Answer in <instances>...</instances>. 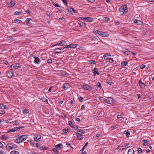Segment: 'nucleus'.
Returning <instances> with one entry per match:
<instances>
[{
  "mask_svg": "<svg viewBox=\"0 0 154 154\" xmlns=\"http://www.w3.org/2000/svg\"><path fill=\"white\" fill-rule=\"evenodd\" d=\"M63 147V145L61 143H59L56 145L55 147L52 149L54 152V154H59L58 150L61 149Z\"/></svg>",
  "mask_w": 154,
  "mask_h": 154,
  "instance_id": "nucleus-1",
  "label": "nucleus"
},
{
  "mask_svg": "<svg viewBox=\"0 0 154 154\" xmlns=\"http://www.w3.org/2000/svg\"><path fill=\"white\" fill-rule=\"evenodd\" d=\"M85 133L84 131L82 129H78L76 132V135L79 140H81L83 138L82 134Z\"/></svg>",
  "mask_w": 154,
  "mask_h": 154,
  "instance_id": "nucleus-2",
  "label": "nucleus"
},
{
  "mask_svg": "<svg viewBox=\"0 0 154 154\" xmlns=\"http://www.w3.org/2000/svg\"><path fill=\"white\" fill-rule=\"evenodd\" d=\"M119 10L121 12L127 13L128 11L127 8L125 5H124L119 8Z\"/></svg>",
  "mask_w": 154,
  "mask_h": 154,
  "instance_id": "nucleus-3",
  "label": "nucleus"
},
{
  "mask_svg": "<svg viewBox=\"0 0 154 154\" xmlns=\"http://www.w3.org/2000/svg\"><path fill=\"white\" fill-rule=\"evenodd\" d=\"M114 100L111 97H107L106 99L105 102L109 104H112L114 103Z\"/></svg>",
  "mask_w": 154,
  "mask_h": 154,
  "instance_id": "nucleus-4",
  "label": "nucleus"
},
{
  "mask_svg": "<svg viewBox=\"0 0 154 154\" xmlns=\"http://www.w3.org/2000/svg\"><path fill=\"white\" fill-rule=\"evenodd\" d=\"M15 145L11 143H9L6 146V148L8 149H11L15 148Z\"/></svg>",
  "mask_w": 154,
  "mask_h": 154,
  "instance_id": "nucleus-5",
  "label": "nucleus"
},
{
  "mask_svg": "<svg viewBox=\"0 0 154 154\" xmlns=\"http://www.w3.org/2000/svg\"><path fill=\"white\" fill-rule=\"evenodd\" d=\"M19 67V64L18 63L13 64L11 66V69H14L15 70L18 69Z\"/></svg>",
  "mask_w": 154,
  "mask_h": 154,
  "instance_id": "nucleus-6",
  "label": "nucleus"
},
{
  "mask_svg": "<svg viewBox=\"0 0 154 154\" xmlns=\"http://www.w3.org/2000/svg\"><path fill=\"white\" fill-rule=\"evenodd\" d=\"M27 135H25L20 136V143L25 141L27 138Z\"/></svg>",
  "mask_w": 154,
  "mask_h": 154,
  "instance_id": "nucleus-7",
  "label": "nucleus"
},
{
  "mask_svg": "<svg viewBox=\"0 0 154 154\" xmlns=\"http://www.w3.org/2000/svg\"><path fill=\"white\" fill-rule=\"evenodd\" d=\"M99 35L102 37H108L109 36V34L107 32L100 31Z\"/></svg>",
  "mask_w": 154,
  "mask_h": 154,
  "instance_id": "nucleus-8",
  "label": "nucleus"
},
{
  "mask_svg": "<svg viewBox=\"0 0 154 154\" xmlns=\"http://www.w3.org/2000/svg\"><path fill=\"white\" fill-rule=\"evenodd\" d=\"M77 45L76 44H71L67 45L66 47H65L63 48L65 49V48H74L76 47Z\"/></svg>",
  "mask_w": 154,
  "mask_h": 154,
  "instance_id": "nucleus-9",
  "label": "nucleus"
},
{
  "mask_svg": "<svg viewBox=\"0 0 154 154\" xmlns=\"http://www.w3.org/2000/svg\"><path fill=\"white\" fill-rule=\"evenodd\" d=\"M15 4V3L14 1H12L8 2L7 5L9 7H12L14 6Z\"/></svg>",
  "mask_w": 154,
  "mask_h": 154,
  "instance_id": "nucleus-10",
  "label": "nucleus"
},
{
  "mask_svg": "<svg viewBox=\"0 0 154 154\" xmlns=\"http://www.w3.org/2000/svg\"><path fill=\"white\" fill-rule=\"evenodd\" d=\"M82 88L88 90H91L92 89V88L88 85H82Z\"/></svg>",
  "mask_w": 154,
  "mask_h": 154,
  "instance_id": "nucleus-11",
  "label": "nucleus"
},
{
  "mask_svg": "<svg viewBox=\"0 0 154 154\" xmlns=\"http://www.w3.org/2000/svg\"><path fill=\"white\" fill-rule=\"evenodd\" d=\"M70 87V85L68 83L64 84L63 86V88L65 90H67L69 89Z\"/></svg>",
  "mask_w": 154,
  "mask_h": 154,
  "instance_id": "nucleus-12",
  "label": "nucleus"
},
{
  "mask_svg": "<svg viewBox=\"0 0 154 154\" xmlns=\"http://www.w3.org/2000/svg\"><path fill=\"white\" fill-rule=\"evenodd\" d=\"M41 136L40 135H35L34 138L36 141H39L41 139Z\"/></svg>",
  "mask_w": 154,
  "mask_h": 154,
  "instance_id": "nucleus-13",
  "label": "nucleus"
},
{
  "mask_svg": "<svg viewBox=\"0 0 154 154\" xmlns=\"http://www.w3.org/2000/svg\"><path fill=\"white\" fill-rule=\"evenodd\" d=\"M7 76L9 78H11L13 75V72L11 71H7Z\"/></svg>",
  "mask_w": 154,
  "mask_h": 154,
  "instance_id": "nucleus-14",
  "label": "nucleus"
},
{
  "mask_svg": "<svg viewBox=\"0 0 154 154\" xmlns=\"http://www.w3.org/2000/svg\"><path fill=\"white\" fill-rule=\"evenodd\" d=\"M19 129V127H15L8 131L7 133L13 132Z\"/></svg>",
  "mask_w": 154,
  "mask_h": 154,
  "instance_id": "nucleus-15",
  "label": "nucleus"
},
{
  "mask_svg": "<svg viewBox=\"0 0 154 154\" xmlns=\"http://www.w3.org/2000/svg\"><path fill=\"white\" fill-rule=\"evenodd\" d=\"M54 52L57 53H60L62 52V49L60 48H56L54 49Z\"/></svg>",
  "mask_w": 154,
  "mask_h": 154,
  "instance_id": "nucleus-16",
  "label": "nucleus"
},
{
  "mask_svg": "<svg viewBox=\"0 0 154 154\" xmlns=\"http://www.w3.org/2000/svg\"><path fill=\"white\" fill-rule=\"evenodd\" d=\"M140 86L141 88H144L145 87V85L142 82L141 80H140L139 81Z\"/></svg>",
  "mask_w": 154,
  "mask_h": 154,
  "instance_id": "nucleus-17",
  "label": "nucleus"
},
{
  "mask_svg": "<svg viewBox=\"0 0 154 154\" xmlns=\"http://www.w3.org/2000/svg\"><path fill=\"white\" fill-rule=\"evenodd\" d=\"M134 22L136 23L137 24L139 25H141L142 24V22L141 21L136 19H134Z\"/></svg>",
  "mask_w": 154,
  "mask_h": 154,
  "instance_id": "nucleus-18",
  "label": "nucleus"
},
{
  "mask_svg": "<svg viewBox=\"0 0 154 154\" xmlns=\"http://www.w3.org/2000/svg\"><path fill=\"white\" fill-rule=\"evenodd\" d=\"M100 74L98 70L96 69V68H94V75L95 76L96 75H98Z\"/></svg>",
  "mask_w": 154,
  "mask_h": 154,
  "instance_id": "nucleus-19",
  "label": "nucleus"
},
{
  "mask_svg": "<svg viewBox=\"0 0 154 154\" xmlns=\"http://www.w3.org/2000/svg\"><path fill=\"white\" fill-rule=\"evenodd\" d=\"M86 21L88 22H91L94 21V19L91 17H87L86 18Z\"/></svg>",
  "mask_w": 154,
  "mask_h": 154,
  "instance_id": "nucleus-20",
  "label": "nucleus"
},
{
  "mask_svg": "<svg viewBox=\"0 0 154 154\" xmlns=\"http://www.w3.org/2000/svg\"><path fill=\"white\" fill-rule=\"evenodd\" d=\"M124 52V54L125 56H128L129 55L130 53H131V52L129 51L128 50H126V51H123Z\"/></svg>",
  "mask_w": 154,
  "mask_h": 154,
  "instance_id": "nucleus-21",
  "label": "nucleus"
},
{
  "mask_svg": "<svg viewBox=\"0 0 154 154\" xmlns=\"http://www.w3.org/2000/svg\"><path fill=\"white\" fill-rule=\"evenodd\" d=\"M124 134H125L127 137H128L130 135V131H125L124 132Z\"/></svg>",
  "mask_w": 154,
  "mask_h": 154,
  "instance_id": "nucleus-22",
  "label": "nucleus"
},
{
  "mask_svg": "<svg viewBox=\"0 0 154 154\" xmlns=\"http://www.w3.org/2000/svg\"><path fill=\"white\" fill-rule=\"evenodd\" d=\"M134 151L133 149H129L128 152V154H134Z\"/></svg>",
  "mask_w": 154,
  "mask_h": 154,
  "instance_id": "nucleus-23",
  "label": "nucleus"
},
{
  "mask_svg": "<svg viewBox=\"0 0 154 154\" xmlns=\"http://www.w3.org/2000/svg\"><path fill=\"white\" fill-rule=\"evenodd\" d=\"M7 106L6 105L3 104H0V108L2 109H6Z\"/></svg>",
  "mask_w": 154,
  "mask_h": 154,
  "instance_id": "nucleus-24",
  "label": "nucleus"
},
{
  "mask_svg": "<svg viewBox=\"0 0 154 154\" xmlns=\"http://www.w3.org/2000/svg\"><path fill=\"white\" fill-rule=\"evenodd\" d=\"M68 10L71 12L76 13L75 10L72 8H68Z\"/></svg>",
  "mask_w": 154,
  "mask_h": 154,
  "instance_id": "nucleus-25",
  "label": "nucleus"
},
{
  "mask_svg": "<svg viewBox=\"0 0 154 154\" xmlns=\"http://www.w3.org/2000/svg\"><path fill=\"white\" fill-rule=\"evenodd\" d=\"M99 99L102 103H104L106 102L105 99L104 98L102 97H100L99 98Z\"/></svg>",
  "mask_w": 154,
  "mask_h": 154,
  "instance_id": "nucleus-26",
  "label": "nucleus"
},
{
  "mask_svg": "<svg viewBox=\"0 0 154 154\" xmlns=\"http://www.w3.org/2000/svg\"><path fill=\"white\" fill-rule=\"evenodd\" d=\"M127 63V62L124 61L121 63V65L123 67H124L126 66Z\"/></svg>",
  "mask_w": 154,
  "mask_h": 154,
  "instance_id": "nucleus-27",
  "label": "nucleus"
},
{
  "mask_svg": "<svg viewBox=\"0 0 154 154\" xmlns=\"http://www.w3.org/2000/svg\"><path fill=\"white\" fill-rule=\"evenodd\" d=\"M143 143L144 145L146 146L149 143L147 140H144L143 141Z\"/></svg>",
  "mask_w": 154,
  "mask_h": 154,
  "instance_id": "nucleus-28",
  "label": "nucleus"
},
{
  "mask_svg": "<svg viewBox=\"0 0 154 154\" xmlns=\"http://www.w3.org/2000/svg\"><path fill=\"white\" fill-rule=\"evenodd\" d=\"M101 31H99L96 29H94L93 30V32L94 33H97L98 35H99V33H100Z\"/></svg>",
  "mask_w": 154,
  "mask_h": 154,
  "instance_id": "nucleus-29",
  "label": "nucleus"
},
{
  "mask_svg": "<svg viewBox=\"0 0 154 154\" xmlns=\"http://www.w3.org/2000/svg\"><path fill=\"white\" fill-rule=\"evenodd\" d=\"M41 100L44 102H48V100L44 97H42L41 98Z\"/></svg>",
  "mask_w": 154,
  "mask_h": 154,
  "instance_id": "nucleus-30",
  "label": "nucleus"
},
{
  "mask_svg": "<svg viewBox=\"0 0 154 154\" xmlns=\"http://www.w3.org/2000/svg\"><path fill=\"white\" fill-rule=\"evenodd\" d=\"M61 74L62 75L65 76H66L68 75V74L64 71L61 72Z\"/></svg>",
  "mask_w": 154,
  "mask_h": 154,
  "instance_id": "nucleus-31",
  "label": "nucleus"
},
{
  "mask_svg": "<svg viewBox=\"0 0 154 154\" xmlns=\"http://www.w3.org/2000/svg\"><path fill=\"white\" fill-rule=\"evenodd\" d=\"M60 45H64L66 43V42L64 41V40H62L61 41H60Z\"/></svg>",
  "mask_w": 154,
  "mask_h": 154,
  "instance_id": "nucleus-32",
  "label": "nucleus"
},
{
  "mask_svg": "<svg viewBox=\"0 0 154 154\" xmlns=\"http://www.w3.org/2000/svg\"><path fill=\"white\" fill-rule=\"evenodd\" d=\"M40 149L41 150H46L47 149V148L45 146H42L40 147Z\"/></svg>",
  "mask_w": 154,
  "mask_h": 154,
  "instance_id": "nucleus-33",
  "label": "nucleus"
},
{
  "mask_svg": "<svg viewBox=\"0 0 154 154\" xmlns=\"http://www.w3.org/2000/svg\"><path fill=\"white\" fill-rule=\"evenodd\" d=\"M11 154H19V153L17 151H12L11 152Z\"/></svg>",
  "mask_w": 154,
  "mask_h": 154,
  "instance_id": "nucleus-34",
  "label": "nucleus"
},
{
  "mask_svg": "<svg viewBox=\"0 0 154 154\" xmlns=\"http://www.w3.org/2000/svg\"><path fill=\"white\" fill-rule=\"evenodd\" d=\"M111 55L108 53H105L103 55V57L104 59L106 57L109 56H111Z\"/></svg>",
  "mask_w": 154,
  "mask_h": 154,
  "instance_id": "nucleus-35",
  "label": "nucleus"
},
{
  "mask_svg": "<svg viewBox=\"0 0 154 154\" xmlns=\"http://www.w3.org/2000/svg\"><path fill=\"white\" fill-rule=\"evenodd\" d=\"M95 63L96 62L94 60H91L89 61V63L90 64H95Z\"/></svg>",
  "mask_w": 154,
  "mask_h": 154,
  "instance_id": "nucleus-36",
  "label": "nucleus"
},
{
  "mask_svg": "<svg viewBox=\"0 0 154 154\" xmlns=\"http://www.w3.org/2000/svg\"><path fill=\"white\" fill-rule=\"evenodd\" d=\"M68 131V129L65 128L63 129V134H66Z\"/></svg>",
  "mask_w": 154,
  "mask_h": 154,
  "instance_id": "nucleus-37",
  "label": "nucleus"
},
{
  "mask_svg": "<svg viewBox=\"0 0 154 154\" xmlns=\"http://www.w3.org/2000/svg\"><path fill=\"white\" fill-rule=\"evenodd\" d=\"M40 60L38 57H36L35 58L34 61L36 63H38L39 61Z\"/></svg>",
  "mask_w": 154,
  "mask_h": 154,
  "instance_id": "nucleus-38",
  "label": "nucleus"
},
{
  "mask_svg": "<svg viewBox=\"0 0 154 154\" xmlns=\"http://www.w3.org/2000/svg\"><path fill=\"white\" fill-rule=\"evenodd\" d=\"M23 111L24 113L26 114H27L29 113V111L27 109L23 110Z\"/></svg>",
  "mask_w": 154,
  "mask_h": 154,
  "instance_id": "nucleus-39",
  "label": "nucleus"
},
{
  "mask_svg": "<svg viewBox=\"0 0 154 154\" xmlns=\"http://www.w3.org/2000/svg\"><path fill=\"white\" fill-rule=\"evenodd\" d=\"M72 128L74 129L75 130H77L78 129V128L77 126L76 125H72Z\"/></svg>",
  "mask_w": 154,
  "mask_h": 154,
  "instance_id": "nucleus-40",
  "label": "nucleus"
},
{
  "mask_svg": "<svg viewBox=\"0 0 154 154\" xmlns=\"http://www.w3.org/2000/svg\"><path fill=\"white\" fill-rule=\"evenodd\" d=\"M137 152L139 153H141L142 152V150L140 148H139L137 149Z\"/></svg>",
  "mask_w": 154,
  "mask_h": 154,
  "instance_id": "nucleus-41",
  "label": "nucleus"
},
{
  "mask_svg": "<svg viewBox=\"0 0 154 154\" xmlns=\"http://www.w3.org/2000/svg\"><path fill=\"white\" fill-rule=\"evenodd\" d=\"M96 86L98 88L99 87L100 88H102L101 85L100 83L99 82H98L97 83V84L96 85Z\"/></svg>",
  "mask_w": 154,
  "mask_h": 154,
  "instance_id": "nucleus-42",
  "label": "nucleus"
},
{
  "mask_svg": "<svg viewBox=\"0 0 154 154\" xmlns=\"http://www.w3.org/2000/svg\"><path fill=\"white\" fill-rule=\"evenodd\" d=\"M11 119H9L6 120L5 122L7 123H11L12 122H11Z\"/></svg>",
  "mask_w": 154,
  "mask_h": 154,
  "instance_id": "nucleus-43",
  "label": "nucleus"
},
{
  "mask_svg": "<svg viewBox=\"0 0 154 154\" xmlns=\"http://www.w3.org/2000/svg\"><path fill=\"white\" fill-rule=\"evenodd\" d=\"M13 22L15 23H19V20L18 19L17 20H15L13 21Z\"/></svg>",
  "mask_w": 154,
  "mask_h": 154,
  "instance_id": "nucleus-44",
  "label": "nucleus"
},
{
  "mask_svg": "<svg viewBox=\"0 0 154 154\" xmlns=\"http://www.w3.org/2000/svg\"><path fill=\"white\" fill-rule=\"evenodd\" d=\"M129 145V144L128 143H126L124 144V146L125 148H126L128 147Z\"/></svg>",
  "mask_w": 154,
  "mask_h": 154,
  "instance_id": "nucleus-45",
  "label": "nucleus"
},
{
  "mask_svg": "<svg viewBox=\"0 0 154 154\" xmlns=\"http://www.w3.org/2000/svg\"><path fill=\"white\" fill-rule=\"evenodd\" d=\"M47 62L49 63H51L52 60L51 59H48L47 60Z\"/></svg>",
  "mask_w": 154,
  "mask_h": 154,
  "instance_id": "nucleus-46",
  "label": "nucleus"
},
{
  "mask_svg": "<svg viewBox=\"0 0 154 154\" xmlns=\"http://www.w3.org/2000/svg\"><path fill=\"white\" fill-rule=\"evenodd\" d=\"M53 4L55 7H56L59 8L60 7V5L58 4H55L54 3H53Z\"/></svg>",
  "mask_w": 154,
  "mask_h": 154,
  "instance_id": "nucleus-47",
  "label": "nucleus"
},
{
  "mask_svg": "<svg viewBox=\"0 0 154 154\" xmlns=\"http://www.w3.org/2000/svg\"><path fill=\"white\" fill-rule=\"evenodd\" d=\"M31 20V19L30 18H26V21L27 22V24L29 23V22Z\"/></svg>",
  "mask_w": 154,
  "mask_h": 154,
  "instance_id": "nucleus-48",
  "label": "nucleus"
},
{
  "mask_svg": "<svg viewBox=\"0 0 154 154\" xmlns=\"http://www.w3.org/2000/svg\"><path fill=\"white\" fill-rule=\"evenodd\" d=\"M62 1L65 5H66L67 4V1L66 0H62Z\"/></svg>",
  "mask_w": 154,
  "mask_h": 154,
  "instance_id": "nucleus-49",
  "label": "nucleus"
},
{
  "mask_svg": "<svg viewBox=\"0 0 154 154\" xmlns=\"http://www.w3.org/2000/svg\"><path fill=\"white\" fill-rule=\"evenodd\" d=\"M107 59V60H109V62L110 63H112L113 62V59L112 58H107V59Z\"/></svg>",
  "mask_w": 154,
  "mask_h": 154,
  "instance_id": "nucleus-50",
  "label": "nucleus"
},
{
  "mask_svg": "<svg viewBox=\"0 0 154 154\" xmlns=\"http://www.w3.org/2000/svg\"><path fill=\"white\" fill-rule=\"evenodd\" d=\"M69 125H70L71 126V127H72V125H74L72 122L71 121L69 122Z\"/></svg>",
  "mask_w": 154,
  "mask_h": 154,
  "instance_id": "nucleus-51",
  "label": "nucleus"
},
{
  "mask_svg": "<svg viewBox=\"0 0 154 154\" xmlns=\"http://www.w3.org/2000/svg\"><path fill=\"white\" fill-rule=\"evenodd\" d=\"M15 141L16 143H19V137H18Z\"/></svg>",
  "mask_w": 154,
  "mask_h": 154,
  "instance_id": "nucleus-52",
  "label": "nucleus"
},
{
  "mask_svg": "<svg viewBox=\"0 0 154 154\" xmlns=\"http://www.w3.org/2000/svg\"><path fill=\"white\" fill-rule=\"evenodd\" d=\"M145 67V66L144 65L142 64L140 65V68L141 69H143Z\"/></svg>",
  "mask_w": 154,
  "mask_h": 154,
  "instance_id": "nucleus-53",
  "label": "nucleus"
},
{
  "mask_svg": "<svg viewBox=\"0 0 154 154\" xmlns=\"http://www.w3.org/2000/svg\"><path fill=\"white\" fill-rule=\"evenodd\" d=\"M3 62L4 63H5L6 65H8L9 64L8 63V62H7V61L6 60H3Z\"/></svg>",
  "mask_w": 154,
  "mask_h": 154,
  "instance_id": "nucleus-54",
  "label": "nucleus"
},
{
  "mask_svg": "<svg viewBox=\"0 0 154 154\" xmlns=\"http://www.w3.org/2000/svg\"><path fill=\"white\" fill-rule=\"evenodd\" d=\"M13 123V124L14 125H18V123L14 121L12 122Z\"/></svg>",
  "mask_w": 154,
  "mask_h": 154,
  "instance_id": "nucleus-55",
  "label": "nucleus"
},
{
  "mask_svg": "<svg viewBox=\"0 0 154 154\" xmlns=\"http://www.w3.org/2000/svg\"><path fill=\"white\" fill-rule=\"evenodd\" d=\"M122 117V115H118L117 116V117L118 119H120Z\"/></svg>",
  "mask_w": 154,
  "mask_h": 154,
  "instance_id": "nucleus-56",
  "label": "nucleus"
},
{
  "mask_svg": "<svg viewBox=\"0 0 154 154\" xmlns=\"http://www.w3.org/2000/svg\"><path fill=\"white\" fill-rule=\"evenodd\" d=\"M83 98L82 97H80L79 98V100L80 102H82L83 101Z\"/></svg>",
  "mask_w": 154,
  "mask_h": 154,
  "instance_id": "nucleus-57",
  "label": "nucleus"
},
{
  "mask_svg": "<svg viewBox=\"0 0 154 154\" xmlns=\"http://www.w3.org/2000/svg\"><path fill=\"white\" fill-rule=\"evenodd\" d=\"M5 113V112L4 111H0V114H4Z\"/></svg>",
  "mask_w": 154,
  "mask_h": 154,
  "instance_id": "nucleus-58",
  "label": "nucleus"
},
{
  "mask_svg": "<svg viewBox=\"0 0 154 154\" xmlns=\"http://www.w3.org/2000/svg\"><path fill=\"white\" fill-rule=\"evenodd\" d=\"M116 128V126H112L111 127L110 129L111 130H113Z\"/></svg>",
  "mask_w": 154,
  "mask_h": 154,
  "instance_id": "nucleus-59",
  "label": "nucleus"
},
{
  "mask_svg": "<svg viewBox=\"0 0 154 154\" xmlns=\"http://www.w3.org/2000/svg\"><path fill=\"white\" fill-rule=\"evenodd\" d=\"M60 43H57L56 44H55V45H54L53 46V47H54V46H60Z\"/></svg>",
  "mask_w": 154,
  "mask_h": 154,
  "instance_id": "nucleus-60",
  "label": "nucleus"
},
{
  "mask_svg": "<svg viewBox=\"0 0 154 154\" xmlns=\"http://www.w3.org/2000/svg\"><path fill=\"white\" fill-rule=\"evenodd\" d=\"M3 144L2 143L0 142V147H1V148H3Z\"/></svg>",
  "mask_w": 154,
  "mask_h": 154,
  "instance_id": "nucleus-61",
  "label": "nucleus"
},
{
  "mask_svg": "<svg viewBox=\"0 0 154 154\" xmlns=\"http://www.w3.org/2000/svg\"><path fill=\"white\" fill-rule=\"evenodd\" d=\"M0 154H5V153L2 150H0Z\"/></svg>",
  "mask_w": 154,
  "mask_h": 154,
  "instance_id": "nucleus-62",
  "label": "nucleus"
},
{
  "mask_svg": "<svg viewBox=\"0 0 154 154\" xmlns=\"http://www.w3.org/2000/svg\"><path fill=\"white\" fill-rule=\"evenodd\" d=\"M15 14L16 15H18L19 14V12L16 11L15 12Z\"/></svg>",
  "mask_w": 154,
  "mask_h": 154,
  "instance_id": "nucleus-63",
  "label": "nucleus"
},
{
  "mask_svg": "<svg viewBox=\"0 0 154 154\" xmlns=\"http://www.w3.org/2000/svg\"><path fill=\"white\" fill-rule=\"evenodd\" d=\"M100 133H97V135H96V137H100Z\"/></svg>",
  "mask_w": 154,
  "mask_h": 154,
  "instance_id": "nucleus-64",
  "label": "nucleus"
}]
</instances>
